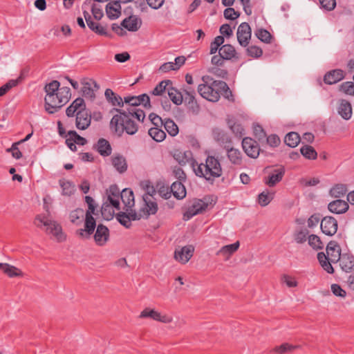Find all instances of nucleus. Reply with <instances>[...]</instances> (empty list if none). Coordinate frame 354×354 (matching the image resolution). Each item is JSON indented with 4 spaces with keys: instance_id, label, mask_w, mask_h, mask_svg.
<instances>
[{
    "instance_id": "1",
    "label": "nucleus",
    "mask_w": 354,
    "mask_h": 354,
    "mask_svg": "<svg viewBox=\"0 0 354 354\" xmlns=\"http://www.w3.org/2000/svg\"><path fill=\"white\" fill-rule=\"evenodd\" d=\"M84 201L88 205V209L85 213L84 228L77 230V234L82 238L89 239L96 228L93 236L94 241L97 245L103 246L109 239V229L101 223L96 225V219L93 216H97L99 211L97 209V205L94 199L90 196H86Z\"/></svg>"
},
{
    "instance_id": "2",
    "label": "nucleus",
    "mask_w": 354,
    "mask_h": 354,
    "mask_svg": "<svg viewBox=\"0 0 354 354\" xmlns=\"http://www.w3.org/2000/svg\"><path fill=\"white\" fill-rule=\"evenodd\" d=\"M116 112L110 121V129L118 137L125 132L128 135H134L138 130L137 123L132 120L126 111L122 109L113 108L111 113Z\"/></svg>"
},
{
    "instance_id": "3",
    "label": "nucleus",
    "mask_w": 354,
    "mask_h": 354,
    "mask_svg": "<svg viewBox=\"0 0 354 354\" xmlns=\"http://www.w3.org/2000/svg\"><path fill=\"white\" fill-rule=\"evenodd\" d=\"M106 193H109L111 196L118 201L121 199L126 207V212H128L129 209L132 208L135 205L133 192L130 188H124L120 191L116 184H113L106 190Z\"/></svg>"
},
{
    "instance_id": "4",
    "label": "nucleus",
    "mask_w": 354,
    "mask_h": 354,
    "mask_svg": "<svg viewBox=\"0 0 354 354\" xmlns=\"http://www.w3.org/2000/svg\"><path fill=\"white\" fill-rule=\"evenodd\" d=\"M71 97V89L68 86H63L60 91L54 95L55 102H48L50 106L44 105L45 110L49 114L58 111L63 106L68 102Z\"/></svg>"
},
{
    "instance_id": "5",
    "label": "nucleus",
    "mask_w": 354,
    "mask_h": 354,
    "mask_svg": "<svg viewBox=\"0 0 354 354\" xmlns=\"http://www.w3.org/2000/svg\"><path fill=\"white\" fill-rule=\"evenodd\" d=\"M239 57L235 48L231 44H224L219 48L218 55H214L211 59V63L214 66H223L225 61L232 59H239Z\"/></svg>"
},
{
    "instance_id": "6",
    "label": "nucleus",
    "mask_w": 354,
    "mask_h": 354,
    "mask_svg": "<svg viewBox=\"0 0 354 354\" xmlns=\"http://www.w3.org/2000/svg\"><path fill=\"white\" fill-rule=\"evenodd\" d=\"M192 167L196 176L204 178L210 185H214L215 179L214 171H212L210 167L207 164L205 160V163L198 164L195 159H192Z\"/></svg>"
},
{
    "instance_id": "7",
    "label": "nucleus",
    "mask_w": 354,
    "mask_h": 354,
    "mask_svg": "<svg viewBox=\"0 0 354 354\" xmlns=\"http://www.w3.org/2000/svg\"><path fill=\"white\" fill-rule=\"evenodd\" d=\"M107 194V200L104 202L100 208L101 215L104 220L111 221L113 219L115 212L113 208H115L117 210L120 209V201L117 198H115L111 196L109 193H106Z\"/></svg>"
},
{
    "instance_id": "8",
    "label": "nucleus",
    "mask_w": 354,
    "mask_h": 354,
    "mask_svg": "<svg viewBox=\"0 0 354 354\" xmlns=\"http://www.w3.org/2000/svg\"><path fill=\"white\" fill-rule=\"evenodd\" d=\"M209 196H205L201 199H195L192 205L184 213V220H189L194 216L201 214L205 211L209 205Z\"/></svg>"
},
{
    "instance_id": "9",
    "label": "nucleus",
    "mask_w": 354,
    "mask_h": 354,
    "mask_svg": "<svg viewBox=\"0 0 354 354\" xmlns=\"http://www.w3.org/2000/svg\"><path fill=\"white\" fill-rule=\"evenodd\" d=\"M214 82H211L210 84H199L197 90L200 95L204 99L209 102H216L220 99V93L216 86L213 85Z\"/></svg>"
},
{
    "instance_id": "10",
    "label": "nucleus",
    "mask_w": 354,
    "mask_h": 354,
    "mask_svg": "<svg viewBox=\"0 0 354 354\" xmlns=\"http://www.w3.org/2000/svg\"><path fill=\"white\" fill-rule=\"evenodd\" d=\"M241 145L245 154L251 158H257L260 153H264V151L260 149L257 141L250 137L244 138Z\"/></svg>"
},
{
    "instance_id": "11",
    "label": "nucleus",
    "mask_w": 354,
    "mask_h": 354,
    "mask_svg": "<svg viewBox=\"0 0 354 354\" xmlns=\"http://www.w3.org/2000/svg\"><path fill=\"white\" fill-rule=\"evenodd\" d=\"M338 228L337 221L331 216H326L320 221V229L323 234L332 236L337 233Z\"/></svg>"
},
{
    "instance_id": "12",
    "label": "nucleus",
    "mask_w": 354,
    "mask_h": 354,
    "mask_svg": "<svg viewBox=\"0 0 354 354\" xmlns=\"http://www.w3.org/2000/svg\"><path fill=\"white\" fill-rule=\"evenodd\" d=\"M237 41L240 46L247 47L252 37V30L248 23H241L236 32Z\"/></svg>"
},
{
    "instance_id": "13",
    "label": "nucleus",
    "mask_w": 354,
    "mask_h": 354,
    "mask_svg": "<svg viewBox=\"0 0 354 354\" xmlns=\"http://www.w3.org/2000/svg\"><path fill=\"white\" fill-rule=\"evenodd\" d=\"M125 104H128L131 107L135 108L142 104L145 109H149L151 108L150 98L146 93L141 94L138 96H127L124 97Z\"/></svg>"
},
{
    "instance_id": "14",
    "label": "nucleus",
    "mask_w": 354,
    "mask_h": 354,
    "mask_svg": "<svg viewBox=\"0 0 354 354\" xmlns=\"http://www.w3.org/2000/svg\"><path fill=\"white\" fill-rule=\"evenodd\" d=\"M60 82L57 80H52L50 82L46 84L44 88L46 95L44 98V105L50 106L48 102H55L54 95L60 91Z\"/></svg>"
},
{
    "instance_id": "15",
    "label": "nucleus",
    "mask_w": 354,
    "mask_h": 354,
    "mask_svg": "<svg viewBox=\"0 0 354 354\" xmlns=\"http://www.w3.org/2000/svg\"><path fill=\"white\" fill-rule=\"evenodd\" d=\"M346 76V72L342 69H333L326 73L323 81L326 84H335L344 80Z\"/></svg>"
},
{
    "instance_id": "16",
    "label": "nucleus",
    "mask_w": 354,
    "mask_h": 354,
    "mask_svg": "<svg viewBox=\"0 0 354 354\" xmlns=\"http://www.w3.org/2000/svg\"><path fill=\"white\" fill-rule=\"evenodd\" d=\"M91 122V114L86 109L78 111L76 113L75 126L80 130H86Z\"/></svg>"
},
{
    "instance_id": "17",
    "label": "nucleus",
    "mask_w": 354,
    "mask_h": 354,
    "mask_svg": "<svg viewBox=\"0 0 354 354\" xmlns=\"http://www.w3.org/2000/svg\"><path fill=\"white\" fill-rule=\"evenodd\" d=\"M286 173L284 166L279 165L277 168L274 169L272 172L268 175V178L265 183L270 187L275 186L278 183L281 181Z\"/></svg>"
},
{
    "instance_id": "18",
    "label": "nucleus",
    "mask_w": 354,
    "mask_h": 354,
    "mask_svg": "<svg viewBox=\"0 0 354 354\" xmlns=\"http://www.w3.org/2000/svg\"><path fill=\"white\" fill-rule=\"evenodd\" d=\"M212 133L214 140L224 149H227L231 146L232 139L225 131L216 128L213 129Z\"/></svg>"
},
{
    "instance_id": "19",
    "label": "nucleus",
    "mask_w": 354,
    "mask_h": 354,
    "mask_svg": "<svg viewBox=\"0 0 354 354\" xmlns=\"http://www.w3.org/2000/svg\"><path fill=\"white\" fill-rule=\"evenodd\" d=\"M194 248L192 245L183 247L180 250H176L174 258L183 263H187L193 256Z\"/></svg>"
},
{
    "instance_id": "20",
    "label": "nucleus",
    "mask_w": 354,
    "mask_h": 354,
    "mask_svg": "<svg viewBox=\"0 0 354 354\" xmlns=\"http://www.w3.org/2000/svg\"><path fill=\"white\" fill-rule=\"evenodd\" d=\"M326 252L332 263H337L341 257V248L339 244L335 241H330L327 244Z\"/></svg>"
},
{
    "instance_id": "21",
    "label": "nucleus",
    "mask_w": 354,
    "mask_h": 354,
    "mask_svg": "<svg viewBox=\"0 0 354 354\" xmlns=\"http://www.w3.org/2000/svg\"><path fill=\"white\" fill-rule=\"evenodd\" d=\"M141 24L140 19L136 15H131L122 21L121 26L129 31L136 32L140 28Z\"/></svg>"
},
{
    "instance_id": "22",
    "label": "nucleus",
    "mask_w": 354,
    "mask_h": 354,
    "mask_svg": "<svg viewBox=\"0 0 354 354\" xmlns=\"http://www.w3.org/2000/svg\"><path fill=\"white\" fill-rule=\"evenodd\" d=\"M93 149L96 150L100 156L107 157L112 153V147L110 142L105 138H101L93 145Z\"/></svg>"
},
{
    "instance_id": "23",
    "label": "nucleus",
    "mask_w": 354,
    "mask_h": 354,
    "mask_svg": "<svg viewBox=\"0 0 354 354\" xmlns=\"http://www.w3.org/2000/svg\"><path fill=\"white\" fill-rule=\"evenodd\" d=\"M349 205L347 202L341 199L335 200L328 205V209L337 214H344L348 211Z\"/></svg>"
},
{
    "instance_id": "24",
    "label": "nucleus",
    "mask_w": 354,
    "mask_h": 354,
    "mask_svg": "<svg viewBox=\"0 0 354 354\" xmlns=\"http://www.w3.org/2000/svg\"><path fill=\"white\" fill-rule=\"evenodd\" d=\"M213 84V85L216 86L217 90L219 91L220 95H223L224 98L227 99L230 102H234V97L232 92L225 82L222 80L214 81Z\"/></svg>"
},
{
    "instance_id": "25",
    "label": "nucleus",
    "mask_w": 354,
    "mask_h": 354,
    "mask_svg": "<svg viewBox=\"0 0 354 354\" xmlns=\"http://www.w3.org/2000/svg\"><path fill=\"white\" fill-rule=\"evenodd\" d=\"M143 201L145 202V207L140 209V212L145 215V218H147L149 215L155 214L158 212V207L156 202L148 200V197L143 196Z\"/></svg>"
},
{
    "instance_id": "26",
    "label": "nucleus",
    "mask_w": 354,
    "mask_h": 354,
    "mask_svg": "<svg viewBox=\"0 0 354 354\" xmlns=\"http://www.w3.org/2000/svg\"><path fill=\"white\" fill-rule=\"evenodd\" d=\"M341 268L347 273L354 270V256L344 254L338 261Z\"/></svg>"
},
{
    "instance_id": "27",
    "label": "nucleus",
    "mask_w": 354,
    "mask_h": 354,
    "mask_svg": "<svg viewBox=\"0 0 354 354\" xmlns=\"http://www.w3.org/2000/svg\"><path fill=\"white\" fill-rule=\"evenodd\" d=\"M183 102L189 111L193 114L197 115L201 110V106L196 99V94L183 95Z\"/></svg>"
},
{
    "instance_id": "28",
    "label": "nucleus",
    "mask_w": 354,
    "mask_h": 354,
    "mask_svg": "<svg viewBox=\"0 0 354 354\" xmlns=\"http://www.w3.org/2000/svg\"><path fill=\"white\" fill-rule=\"evenodd\" d=\"M338 113L344 120H349L352 115L351 104L346 100H340L338 106Z\"/></svg>"
},
{
    "instance_id": "29",
    "label": "nucleus",
    "mask_w": 354,
    "mask_h": 354,
    "mask_svg": "<svg viewBox=\"0 0 354 354\" xmlns=\"http://www.w3.org/2000/svg\"><path fill=\"white\" fill-rule=\"evenodd\" d=\"M207 164L210 167L212 171H214L216 178L221 177L223 174V169L218 158L214 156H207L206 158Z\"/></svg>"
},
{
    "instance_id": "30",
    "label": "nucleus",
    "mask_w": 354,
    "mask_h": 354,
    "mask_svg": "<svg viewBox=\"0 0 354 354\" xmlns=\"http://www.w3.org/2000/svg\"><path fill=\"white\" fill-rule=\"evenodd\" d=\"M171 194L178 200H182L186 196V189L183 182H174L170 186Z\"/></svg>"
},
{
    "instance_id": "31",
    "label": "nucleus",
    "mask_w": 354,
    "mask_h": 354,
    "mask_svg": "<svg viewBox=\"0 0 354 354\" xmlns=\"http://www.w3.org/2000/svg\"><path fill=\"white\" fill-rule=\"evenodd\" d=\"M225 149L227 151V156L232 164L234 165L242 164V155L239 149L231 146Z\"/></svg>"
},
{
    "instance_id": "32",
    "label": "nucleus",
    "mask_w": 354,
    "mask_h": 354,
    "mask_svg": "<svg viewBox=\"0 0 354 354\" xmlns=\"http://www.w3.org/2000/svg\"><path fill=\"white\" fill-rule=\"evenodd\" d=\"M104 95L106 100L113 106H118L119 107H122L124 106V100H122L121 96L114 93L111 88L106 89Z\"/></svg>"
},
{
    "instance_id": "33",
    "label": "nucleus",
    "mask_w": 354,
    "mask_h": 354,
    "mask_svg": "<svg viewBox=\"0 0 354 354\" xmlns=\"http://www.w3.org/2000/svg\"><path fill=\"white\" fill-rule=\"evenodd\" d=\"M240 243L237 241L235 243L223 246L217 252L216 255H223L225 259H228L230 257L238 250Z\"/></svg>"
},
{
    "instance_id": "34",
    "label": "nucleus",
    "mask_w": 354,
    "mask_h": 354,
    "mask_svg": "<svg viewBox=\"0 0 354 354\" xmlns=\"http://www.w3.org/2000/svg\"><path fill=\"white\" fill-rule=\"evenodd\" d=\"M173 85V82L170 80H164L160 82L150 93L153 95L160 96Z\"/></svg>"
},
{
    "instance_id": "35",
    "label": "nucleus",
    "mask_w": 354,
    "mask_h": 354,
    "mask_svg": "<svg viewBox=\"0 0 354 354\" xmlns=\"http://www.w3.org/2000/svg\"><path fill=\"white\" fill-rule=\"evenodd\" d=\"M167 94L170 100L176 105L179 106L183 102V93L174 87L173 85L169 88Z\"/></svg>"
},
{
    "instance_id": "36",
    "label": "nucleus",
    "mask_w": 354,
    "mask_h": 354,
    "mask_svg": "<svg viewBox=\"0 0 354 354\" xmlns=\"http://www.w3.org/2000/svg\"><path fill=\"white\" fill-rule=\"evenodd\" d=\"M112 164L120 174L125 172L127 169L126 159L120 154H118L112 158Z\"/></svg>"
},
{
    "instance_id": "37",
    "label": "nucleus",
    "mask_w": 354,
    "mask_h": 354,
    "mask_svg": "<svg viewBox=\"0 0 354 354\" xmlns=\"http://www.w3.org/2000/svg\"><path fill=\"white\" fill-rule=\"evenodd\" d=\"M227 123L230 130L236 137L241 138L245 134V129L243 126L234 119H228Z\"/></svg>"
},
{
    "instance_id": "38",
    "label": "nucleus",
    "mask_w": 354,
    "mask_h": 354,
    "mask_svg": "<svg viewBox=\"0 0 354 354\" xmlns=\"http://www.w3.org/2000/svg\"><path fill=\"white\" fill-rule=\"evenodd\" d=\"M59 183L62 189V195L71 196L74 194L75 191V185L72 182L69 180H66L65 179H60L59 180Z\"/></svg>"
},
{
    "instance_id": "39",
    "label": "nucleus",
    "mask_w": 354,
    "mask_h": 354,
    "mask_svg": "<svg viewBox=\"0 0 354 354\" xmlns=\"http://www.w3.org/2000/svg\"><path fill=\"white\" fill-rule=\"evenodd\" d=\"M301 140L298 133L292 131L287 133L284 138V142L290 147H295Z\"/></svg>"
},
{
    "instance_id": "40",
    "label": "nucleus",
    "mask_w": 354,
    "mask_h": 354,
    "mask_svg": "<svg viewBox=\"0 0 354 354\" xmlns=\"http://www.w3.org/2000/svg\"><path fill=\"white\" fill-rule=\"evenodd\" d=\"M163 126L167 132L171 137L176 136L179 132L178 125L174 122L173 120L170 118L165 119Z\"/></svg>"
},
{
    "instance_id": "41",
    "label": "nucleus",
    "mask_w": 354,
    "mask_h": 354,
    "mask_svg": "<svg viewBox=\"0 0 354 354\" xmlns=\"http://www.w3.org/2000/svg\"><path fill=\"white\" fill-rule=\"evenodd\" d=\"M160 127H151L148 131L149 135L156 142H162L166 138L165 132Z\"/></svg>"
},
{
    "instance_id": "42",
    "label": "nucleus",
    "mask_w": 354,
    "mask_h": 354,
    "mask_svg": "<svg viewBox=\"0 0 354 354\" xmlns=\"http://www.w3.org/2000/svg\"><path fill=\"white\" fill-rule=\"evenodd\" d=\"M308 245L316 251L322 250L324 247V243L320 237L314 234L308 236Z\"/></svg>"
},
{
    "instance_id": "43",
    "label": "nucleus",
    "mask_w": 354,
    "mask_h": 354,
    "mask_svg": "<svg viewBox=\"0 0 354 354\" xmlns=\"http://www.w3.org/2000/svg\"><path fill=\"white\" fill-rule=\"evenodd\" d=\"M347 187L344 184H336L330 190V194L335 198H341L346 195Z\"/></svg>"
},
{
    "instance_id": "44",
    "label": "nucleus",
    "mask_w": 354,
    "mask_h": 354,
    "mask_svg": "<svg viewBox=\"0 0 354 354\" xmlns=\"http://www.w3.org/2000/svg\"><path fill=\"white\" fill-rule=\"evenodd\" d=\"M256 37L262 42L270 44L273 39L270 32L265 28H259L255 30Z\"/></svg>"
},
{
    "instance_id": "45",
    "label": "nucleus",
    "mask_w": 354,
    "mask_h": 354,
    "mask_svg": "<svg viewBox=\"0 0 354 354\" xmlns=\"http://www.w3.org/2000/svg\"><path fill=\"white\" fill-rule=\"evenodd\" d=\"M88 0H86L83 3L82 8L83 9V15H84V17L86 22V24H87L88 27L89 28V29L93 30L97 23L94 22L93 21L91 15L88 12Z\"/></svg>"
},
{
    "instance_id": "46",
    "label": "nucleus",
    "mask_w": 354,
    "mask_h": 354,
    "mask_svg": "<svg viewBox=\"0 0 354 354\" xmlns=\"http://www.w3.org/2000/svg\"><path fill=\"white\" fill-rule=\"evenodd\" d=\"M126 113L139 122H143L145 118V113L140 109L129 107L126 111Z\"/></svg>"
},
{
    "instance_id": "47",
    "label": "nucleus",
    "mask_w": 354,
    "mask_h": 354,
    "mask_svg": "<svg viewBox=\"0 0 354 354\" xmlns=\"http://www.w3.org/2000/svg\"><path fill=\"white\" fill-rule=\"evenodd\" d=\"M301 155L308 160H315L317 157V153L310 145H304L300 149Z\"/></svg>"
},
{
    "instance_id": "48",
    "label": "nucleus",
    "mask_w": 354,
    "mask_h": 354,
    "mask_svg": "<svg viewBox=\"0 0 354 354\" xmlns=\"http://www.w3.org/2000/svg\"><path fill=\"white\" fill-rule=\"evenodd\" d=\"M309 231L306 228H301L295 231L294 234V239L297 243L302 244L308 239Z\"/></svg>"
},
{
    "instance_id": "49",
    "label": "nucleus",
    "mask_w": 354,
    "mask_h": 354,
    "mask_svg": "<svg viewBox=\"0 0 354 354\" xmlns=\"http://www.w3.org/2000/svg\"><path fill=\"white\" fill-rule=\"evenodd\" d=\"M225 38L223 36H217L210 44L209 54L215 55L217 51L219 52V48L223 45Z\"/></svg>"
},
{
    "instance_id": "50",
    "label": "nucleus",
    "mask_w": 354,
    "mask_h": 354,
    "mask_svg": "<svg viewBox=\"0 0 354 354\" xmlns=\"http://www.w3.org/2000/svg\"><path fill=\"white\" fill-rule=\"evenodd\" d=\"M84 215V211L82 208H77L72 211L70 214L71 222L74 224H80L82 222L80 218H83Z\"/></svg>"
},
{
    "instance_id": "51",
    "label": "nucleus",
    "mask_w": 354,
    "mask_h": 354,
    "mask_svg": "<svg viewBox=\"0 0 354 354\" xmlns=\"http://www.w3.org/2000/svg\"><path fill=\"white\" fill-rule=\"evenodd\" d=\"M296 348H297V346H292L288 343H283L280 346H275L272 351L278 354H284L292 351Z\"/></svg>"
},
{
    "instance_id": "52",
    "label": "nucleus",
    "mask_w": 354,
    "mask_h": 354,
    "mask_svg": "<svg viewBox=\"0 0 354 354\" xmlns=\"http://www.w3.org/2000/svg\"><path fill=\"white\" fill-rule=\"evenodd\" d=\"M160 313L153 309L146 308L144 309L140 315L141 318L150 317L153 320L158 321L160 319Z\"/></svg>"
},
{
    "instance_id": "53",
    "label": "nucleus",
    "mask_w": 354,
    "mask_h": 354,
    "mask_svg": "<svg viewBox=\"0 0 354 354\" xmlns=\"http://www.w3.org/2000/svg\"><path fill=\"white\" fill-rule=\"evenodd\" d=\"M35 221H39L41 223H42L44 226H46V232L50 234V231L53 230V224H55V221H53L48 219L44 215H37L35 217Z\"/></svg>"
},
{
    "instance_id": "54",
    "label": "nucleus",
    "mask_w": 354,
    "mask_h": 354,
    "mask_svg": "<svg viewBox=\"0 0 354 354\" xmlns=\"http://www.w3.org/2000/svg\"><path fill=\"white\" fill-rule=\"evenodd\" d=\"M117 221L124 227L129 229L131 226V223H129V218L128 217L127 212H120L115 214Z\"/></svg>"
},
{
    "instance_id": "55",
    "label": "nucleus",
    "mask_w": 354,
    "mask_h": 354,
    "mask_svg": "<svg viewBox=\"0 0 354 354\" xmlns=\"http://www.w3.org/2000/svg\"><path fill=\"white\" fill-rule=\"evenodd\" d=\"M221 66H214L213 67L209 68V73L214 75L215 76L227 80L228 77V71L226 69H223L220 68Z\"/></svg>"
},
{
    "instance_id": "56",
    "label": "nucleus",
    "mask_w": 354,
    "mask_h": 354,
    "mask_svg": "<svg viewBox=\"0 0 354 354\" xmlns=\"http://www.w3.org/2000/svg\"><path fill=\"white\" fill-rule=\"evenodd\" d=\"M157 187L158 192L162 198L169 199L171 197V191L170 187L165 185L163 183H158L157 185Z\"/></svg>"
},
{
    "instance_id": "57",
    "label": "nucleus",
    "mask_w": 354,
    "mask_h": 354,
    "mask_svg": "<svg viewBox=\"0 0 354 354\" xmlns=\"http://www.w3.org/2000/svg\"><path fill=\"white\" fill-rule=\"evenodd\" d=\"M272 198H273V197L271 196V194L267 190L266 192H263L259 194L258 203L261 206L265 207L270 203V201L272 200Z\"/></svg>"
},
{
    "instance_id": "58",
    "label": "nucleus",
    "mask_w": 354,
    "mask_h": 354,
    "mask_svg": "<svg viewBox=\"0 0 354 354\" xmlns=\"http://www.w3.org/2000/svg\"><path fill=\"white\" fill-rule=\"evenodd\" d=\"M246 53L247 55L251 57L259 58L261 57L263 50L260 47L252 45L246 48Z\"/></svg>"
},
{
    "instance_id": "59",
    "label": "nucleus",
    "mask_w": 354,
    "mask_h": 354,
    "mask_svg": "<svg viewBox=\"0 0 354 354\" xmlns=\"http://www.w3.org/2000/svg\"><path fill=\"white\" fill-rule=\"evenodd\" d=\"M82 95L86 98H89L93 101L95 99V94L91 87V84L88 82H85L82 88Z\"/></svg>"
},
{
    "instance_id": "60",
    "label": "nucleus",
    "mask_w": 354,
    "mask_h": 354,
    "mask_svg": "<svg viewBox=\"0 0 354 354\" xmlns=\"http://www.w3.org/2000/svg\"><path fill=\"white\" fill-rule=\"evenodd\" d=\"M354 84L353 82H345L339 85V91H342L346 95H354L353 93L354 91V86L351 84Z\"/></svg>"
},
{
    "instance_id": "61",
    "label": "nucleus",
    "mask_w": 354,
    "mask_h": 354,
    "mask_svg": "<svg viewBox=\"0 0 354 354\" xmlns=\"http://www.w3.org/2000/svg\"><path fill=\"white\" fill-rule=\"evenodd\" d=\"M53 230L50 231V234H53L59 241H63L66 239V236L62 233V229L60 225L55 223L53 224Z\"/></svg>"
},
{
    "instance_id": "62",
    "label": "nucleus",
    "mask_w": 354,
    "mask_h": 354,
    "mask_svg": "<svg viewBox=\"0 0 354 354\" xmlns=\"http://www.w3.org/2000/svg\"><path fill=\"white\" fill-rule=\"evenodd\" d=\"M68 136H73V138L75 140V142L81 146H84L87 144V140L80 136L74 130H70L68 131Z\"/></svg>"
},
{
    "instance_id": "63",
    "label": "nucleus",
    "mask_w": 354,
    "mask_h": 354,
    "mask_svg": "<svg viewBox=\"0 0 354 354\" xmlns=\"http://www.w3.org/2000/svg\"><path fill=\"white\" fill-rule=\"evenodd\" d=\"M223 15L224 17L226 19L234 20L239 17L240 12L238 11H235V10L232 8H227L226 9H225Z\"/></svg>"
},
{
    "instance_id": "64",
    "label": "nucleus",
    "mask_w": 354,
    "mask_h": 354,
    "mask_svg": "<svg viewBox=\"0 0 354 354\" xmlns=\"http://www.w3.org/2000/svg\"><path fill=\"white\" fill-rule=\"evenodd\" d=\"M321 214L319 213H315L313 215H311L308 221V227L309 228H313L316 227L318 223L321 221Z\"/></svg>"
}]
</instances>
